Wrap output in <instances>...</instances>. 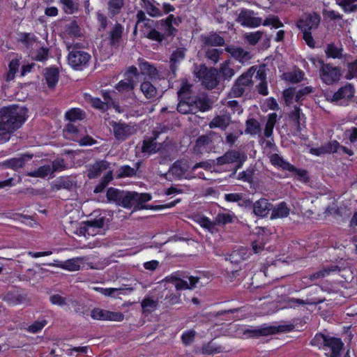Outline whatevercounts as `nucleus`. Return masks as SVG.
I'll list each match as a JSON object with an SVG mask.
<instances>
[{
  "label": "nucleus",
  "instance_id": "1",
  "mask_svg": "<svg viewBox=\"0 0 357 357\" xmlns=\"http://www.w3.org/2000/svg\"><path fill=\"white\" fill-rule=\"evenodd\" d=\"M27 119V109L15 105L0 108V144L8 142L10 134L20 128Z\"/></svg>",
  "mask_w": 357,
  "mask_h": 357
},
{
  "label": "nucleus",
  "instance_id": "2",
  "mask_svg": "<svg viewBox=\"0 0 357 357\" xmlns=\"http://www.w3.org/2000/svg\"><path fill=\"white\" fill-rule=\"evenodd\" d=\"M174 15L172 14H169L165 19L156 21L155 24L163 28L164 32L162 33L155 29H152L145 34V37L160 44L168 40L170 37H174L178 33V29L174 26Z\"/></svg>",
  "mask_w": 357,
  "mask_h": 357
},
{
  "label": "nucleus",
  "instance_id": "3",
  "mask_svg": "<svg viewBox=\"0 0 357 357\" xmlns=\"http://www.w3.org/2000/svg\"><path fill=\"white\" fill-rule=\"evenodd\" d=\"M308 59L315 66L317 63L319 64V77L323 83L332 85L340 79L342 74L339 67L326 63L319 57L311 56Z\"/></svg>",
  "mask_w": 357,
  "mask_h": 357
},
{
  "label": "nucleus",
  "instance_id": "4",
  "mask_svg": "<svg viewBox=\"0 0 357 357\" xmlns=\"http://www.w3.org/2000/svg\"><path fill=\"white\" fill-rule=\"evenodd\" d=\"M67 50L68 63L73 69L82 70L89 66L91 56L88 52L81 50L77 45H68Z\"/></svg>",
  "mask_w": 357,
  "mask_h": 357
},
{
  "label": "nucleus",
  "instance_id": "5",
  "mask_svg": "<svg viewBox=\"0 0 357 357\" xmlns=\"http://www.w3.org/2000/svg\"><path fill=\"white\" fill-rule=\"evenodd\" d=\"M246 160L247 156L245 153L233 149L227 151L222 156L217 158L216 164L217 165L234 164L233 171L230 174V177H234L237 171L243 167Z\"/></svg>",
  "mask_w": 357,
  "mask_h": 357
},
{
  "label": "nucleus",
  "instance_id": "6",
  "mask_svg": "<svg viewBox=\"0 0 357 357\" xmlns=\"http://www.w3.org/2000/svg\"><path fill=\"white\" fill-rule=\"evenodd\" d=\"M195 74L202 84L207 89H215L218 83V71L215 68H208L205 64L196 68Z\"/></svg>",
  "mask_w": 357,
  "mask_h": 357
},
{
  "label": "nucleus",
  "instance_id": "7",
  "mask_svg": "<svg viewBox=\"0 0 357 357\" xmlns=\"http://www.w3.org/2000/svg\"><path fill=\"white\" fill-rule=\"evenodd\" d=\"M242 335L245 338H258L261 336H267L275 334L278 331L275 326L264 327H243L241 329Z\"/></svg>",
  "mask_w": 357,
  "mask_h": 357
},
{
  "label": "nucleus",
  "instance_id": "8",
  "mask_svg": "<svg viewBox=\"0 0 357 357\" xmlns=\"http://www.w3.org/2000/svg\"><path fill=\"white\" fill-rule=\"evenodd\" d=\"M321 17L317 13H308L300 18L296 26L301 31H311L319 26Z\"/></svg>",
  "mask_w": 357,
  "mask_h": 357
},
{
  "label": "nucleus",
  "instance_id": "9",
  "mask_svg": "<svg viewBox=\"0 0 357 357\" xmlns=\"http://www.w3.org/2000/svg\"><path fill=\"white\" fill-rule=\"evenodd\" d=\"M255 12L247 8L241 9L236 21L244 27L256 28L262 23L261 17H255Z\"/></svg>",
  "mask_w": 357,
  "mask_h": 357
},
{
  "label": "nucleus",
  "instance_id": "10",
  "mask_svg": "<svg viewBox=\"0 0 357 357\" xmlns=\"http://www.w3.org/2000/svg\"><path fill=\"white\" fill-rule=\"evenodd\" d=\"M91 317L93 319L100 321H121L124 319V315L121 312H112L99 307L91 310Z\"/></svg>",
  "mask_w": 357,
  "mask_h": 357
},
{
  "label": "nucleus",
  "instance_id": "11",
  "mask_svg": "<svg viewBox=\"0 0 357 357\" xmlns=\"http://www.w3.org/2000/svg\"><path fill=\"white\" fill-rule=\"evenodd\" d=\"M123 31L124 27L119 22H116L112 26L107 34L108 44L112 48H119L123 40Z\"/></svg>",
  "mask_w": 357,
  "mask_h": 357
},
{
  "label": "nucleus",
  "instance_id": "12",
  "mask_svg": "<svg viewBox=\"0 0 357 357\" xmlns=\"http://www.w3.org/2000/svg\"><path fill=\"white\" fill-rule=\"evenodd\" d=\"M114 137L119 141H125L134 133L133 127L121 121L110 123Z\"/></svg>",
  "mask_w": 357,
  "mask_h": 357
},
{
  "label": "nucleus",
  "instance_id": "13",
  "mask_svg": "<svg viewBox=\"0 0 357 357\" xmlns=\"http://www.w3.org/2000/svg\"><path fill=\"white\" fill-rule=\"evenodd\" d=\"M26 294L19 288L12 287L4 294L3 300L10 305H17L26 299Z\"/></svg>",
  "mask_w": 357,
  "mask_h": 357
},
{
  "label": "nucleus",
  "instance_id": "14",
  "mask_svg": "<svg viewBox=\"0 0 357 357\" xmlns=\"http://www.w3.org/2000/svg\"><path fill=\"white\" fill-rule=\"evenodd\" d=\"M355 89L351 84L340 87L335 92L331 98V102L348 101L354 96Z\"/></svg>",
  "mask_w": 357,
  "mask_h": 357
},
{
  "label": "nucleus",
  "instance_id": "15",
  "mask_svg": "<svg viewBox=\"0 0 357 357\" xmlns=\"http://www.w3.org/2000/svg\"><path fill=\"white\" fill-rule=\"evenodd\" d=\"M273 208V204L266 198H261L254 202L252 212L260 218L267 217Z\"/></svg>",
  "mask_w": 357,
  "mask_h": 357
},
{
  "label": "nucleus",
  "instance_id": "16",
  "mask_svg": "<svg viewBox=\"0 0 357 357\" xmlns=\"http://www.w3.org/2000/svg\"><path fill=\"white\" fill-rule=\"evenodd\" d=\"M225 50L229 53L234 59L238 60L243 64L249 61L252 59L251 53L248 51H245L241 47L228 45L225 48Z\"/></svg>",
  "mask_w": 357,
  "mask_h": 357
},
{
  "label": "nucleus",
  "instance_id": "17",
  "mask_svg": "<svg viewBox=\"0 0 357 357\" xmlns=\"http://www.w3.org/2000/svg\"><path fill=\"white\" fill-rule=\"evenodd\" d=\"M43 76L48 88L51 89H54L59 82V68L55 66L45 68L43 72Z\"/></svg>",
  "mask_w": 357,
  "mask_h": 357
},
{
  "label": "nucleus",
  "instance_id": "18",
  "mask_svg": "<svg viewBox=\"0 0 357 357\" xmlns=\"http://www.w3.org/2000/svg\"><path fill=\"white\" fill-rule=\"evenodd\" d=\"M33 156V155L31 153H23L19 158H13L5 160L3 164L7 168L17 170L23 167L26 162L32 159Z\"/></svg>",
  "mask_w": 357,
  "mask_h": 357
},
{
  "label": "nucleus",
  "instance_id": "19",
  "mask_svg": "<svg viewBox=\"0 0 357 357\" xmlns=\"http://www.w3.org/2000/svg\"><path fill=\"white\" fill-rule=\"evenodd\" d=\"M185 51L186 50L183 47H178L171 54L169 68L174 75H176L179 63L185 59Z\"/></svg>",
  "mask_w": 357,
  "mask_h": 357
},
{
  "label": "nucleus",
  "instance_id": "20",
  "mask_svg": "<svg viewBox=\"0 0 357 357\" xmlns=\"http://www.w3.org/2000/svg\"><path fill=\"white\" fill-rule=\"evenodd\" d=\"M340 144L337 140H331L321 145L319 149H312V153L316 155L326 153H339Z\"/></svg>",
  "mask_w": 357,
  "mask_h": 357
},
{
  "label": "nucleus",
  "instance_id": "21",
  "mask_svg": "<svg viewBox=\"0 0 357 357\" xmlns=\"http://www.w3.org/2000/svg\"><path fill=\"white\" fill-rule=\"evenodd\" d=\"M201 40L204 46L221 47L225 45V39L215 32L201 36Z\"/></svg>",
  "mask_w": 357,
  "mask_h": 357
},
{
  "label": "nucleus",
  "instance_id": "22",
  "mask_svg": "<svg viewBox=\"0 0 357 357\" xmlns=\"http://www.w3.org/2000/svg\"><path fill=\"white\" fill-rule=\"evenodd\" d=\"M191 102H192L193 107H195L202 112H207L213 107V102L206 96L192 97Z\"/></svg>",
  "mask_w": 357,
  "mask_h": 357
},
{
  "label": "nucleus",
  "instance_id": "23",
  "mask_svg": "<svg viewBox=\"0 0 357 357\" xmlns=\"http://www.w3.org/2000/svg\"><path fill=\"white\" fill-rule=\"evenodd\" d=\"M109 163L105 160H100L91 165L88 169L87 176L90 178H98L101 173L109 168Z\"/></svg>",
  "mask_w": 357,
  "mask_h": 357
},
{
  "label": "nucleus",
  "instance_id": "24",
  "mask_svg": "<svg viewBox=\"0 0 357 357\" xmlns=\"http://www.w3.org/2000/svg\"><path fill=\"white\" fill-rule=\"evenodd\" d=\"M125 6V0H108L107 3V14L113 19L122 12Z\"/></svg>",
  "mask_w": 357,
  "mask_h": 357
},
{
  "label": "nucleus",
  "instance_id": "25",
  "mask_svg": "<svg viewBox=\"0 0 357 357\" xmlns=\"http://www.w3.org/2000/svg\"><path fill=\"white\" fill-rule=\"evenodd\" d=\"M323 302V301L318 298H314L313 299H301V298H289L287 301V305L291 308H296L300 306H304L305 305H318Z\"/></svg>",
  "mask_w": 357,
  "mask_h": 357
},
{
  "label": "nucleus",
  "instance_id": "26",
  "mask_svg": "<svg viewBox=\"0 0 357 357\" xmlns=\"http://www.w3.org/2000/svg\"><path fill=\"white\" fill-rule=\"evenodd\" d=\"M270 162L275 167L280 168L284 171H289L293 169V165L287 160H284L282 156L278 153H273L270 156Z\"/></svg>",
  "mask_w": 357,
  "mask_h": 357
},
{
  "label": "nucleus",
  "instance_id": "27",
  "mask_svg": "<svg viewBox=\"0 0 357 357\" xmlns=\"http://www.w3.org/2000/svg\"><path fill=\"white\" fill-rule=\"evenodd\" d=\"M289 214V208L287 207L284 202H282L277 204L271 209V219L275 220L278 218H286Z\"/></svg>",
  "mask_w": 357,
  "mask_h": 357
},
{
  "label": "nucleus",
  "instance_id": "28",
  "mask_svg": "<svg viewBox=\"0 0 357 357\" xmlns=\"http://www.w3.org/2000/svg\"><path fill=\"white\" fill-rule=\"evenodd\" d=\"M135 211L147 209L148 205L145 204L147 202L152 199V196L149 193H138L135 192Z\"/></svg>",
  "mask_w": 357,
  "mask_h": 357
},
{
  "label": "nucleus",
  "instance_id": "29",
  "mask_svg": "<svg viewBox=\"0 0 357 357\" xmlns=\"http://www.w3.org/2000/svg\"><path fill=\"white\" fill-rule=\"evenodd\" d=\"M86 117V112L78 107H73L65 113V118L70 122H75L76 121H82Z\"/></svg>",
  "mask_w": 357,
  "mask_h": 357
},
{
  "label": "nucleus",
  "instance_id": "30",
  "mask_svg": "<svg viewBox=\"0 0 357 357\" xmlns=\"http://www.w3.org/2000/svg\"><path fill=\"white\" fill-rule=\"evenodd\" d=\"M344 343L342 340L335 337L328 336L326 340L325 347L330 349L331 353H341L343 349Z\"/></svg>",
  "mask_w": 357,
  "mask_h": 357
},
{
  "label": "nucleus",
  "instance_id": "31",
  "mask_svg": "<svg viewBox=\"0 0 357 357\" xmlns=\"http://www.w3.org/2000/svg\"><path fill=\"white\" fill-rule=\"evenodd\" d=\"M261 131V126L259 122L254 119L250 118L248 119L245 121V132L246 134L255 136Z\"/></svg>",
  "mask_w": 357,
  "mask_h": 357
},
{
  "label": "nucleus",
  "instance_id": "32",
  "mask_svg": "<svg viewBox=\"0 0 357 357\" xmlns=\"http://www.w3.org/2000/svg\"><path fill=\"white\" fill-rule=\"evenodd\" d=\"M210 128H220L225 130L229 125V117L225 115H219L215 116L209 123Z\"/></svg>",
  "mask_w": 357,
  "mask_h": 357
},
{
  "label": "nucleus",
  "instance_id": "33",
  "mask_svg": "<svg viewBox=\"0 0 357 357\" xmlns=\"http://www.w3.org/2000/svg\"><path fill=\"white\" fill-rule=\"evenodd\" d=\"M172 174L178 178H181L188 170V165L186 161L176 160L171 168Z\"/></svg>",
  "mask_w": 357,
  "mask_h": 357
},
{
  "label": "nucleus",
  "instance_id": "34",
  "mask_svg": "<svg viewBox=\"0 0 357 357\" xmlns=\"http://www.w3.org/2000/svg\"><path fill=\"white\" fill-rule=\"evenodd\" d=\"M141 306L142 308V313L149 314L157 309L158 302L151 297H145L141 303Z\"/></svg>",
  "mask_w": 357,
  "mask_h": 357
},
{
  "label": "nucleus",
  "instance_id": "35",
  "mask_svg": "<svg viewBox=\"0 0 357 357\" xmlns=\"http://www.w3.org/2000/svg\"><path fill=\"white\" fill-rule=\"evenodd\" d=\"M140 89L147 99H152L156 96L157 89L149 81H144L142 82Z\"/></svg>",
  "mask_w": 357,
  "mask_h": 357
},
{
  "label": "nucleus",
  "instance_id": "36",
  "mask_svg": "<svg viewBox=\"0 0 357 357\" xmlns=\"http://www.w3.org/2000/svg\"><path fill=\"white\" fill-rule=\"evenodd\" d=\"M119 206H121L125 208H130L133 207L135 209V192H125L121 197V199L120 203H119Z\"/></svg>",
  "mask_w": 357,
  "mask_h": 357
},
{
  "label": "nucleus",
  "instance_id": "37",
  "mask_svg": "<svg viewBox=\"0 0 357 357\" xmlns=\"http://www.w3.org/2000/svg\"><path fill=\"white\" fill-rule=\"evenodd\" d=\"M139 68L142 75H146L150 77H155L158 75L157 68L146 61L140 62Z\"/></svg>",
  "mask_w": 357,
  "mask_h": 357
},
{
  "label": "nucleus",
  "instance_id": "38",
  "mask_svg": "<svg viewBox=\"0 0 357 357\" xmlns=\"http://www.w3.org/2000/svg\"><path fill=\"white\" fill-rule=\"evenodd\" d=\"M113 180L112 172L109 171L100 179V182L95 186L93 192L98 194L104 191L107 185Z\"/></svg>",
  "mask_w": 357,
  "mask_h": 357
},
{
  "label": "nucleus",
  "instance_id": "39",
  "mask_svg": "<svg viewBox=\"0 0 357 357\" xmlns=\"http://www.w3.org/2000/svg\"><path fill=\"white\" fill-rule=\"evenodd\" d=\"M52 173L51 166L50 165H44L39 167L36 170L28 172L26 175L34 178H45Z\"/></svg>",
  "mask_w": 357,
  "mask_h": 357
},
{
  "label": "nucleus",
  "instance_id": "40",
  "mask_svg": "<svg viewBox=\"0 0 357 357\" xmlns=\"http://www.w3.org/2000/svg\"><path fill=\"white\" fill-rule=\"evenodd\" d=\"M230 65V60L227 59L220 66L219 73L224 79H230L234 75L235 71Z\"/></svg>",
  "mask_w": 357,
  "mask_h": 357
},
{
  "label": "nucleus",
  "instance_id": "41",
  "mask_svg": "<svg viewBox=\"0 0 357 357\" xmlns=\"http://www.w3.org/2000/svg\"><path fill=\"white\" fill-rule=\"evenodd\" d=\"M125 79L118 82L116 86V89L119 92H128L134 89L135 81L133 78L124 77Z\"/></svg>",
  "mask_w": 357,
  "mask_h": 357
},
{
  "label": "nucleus",
  "instance_id": "42",
  "mask_svg": "<svg viewBox=\"0 0 357 357\" xmlns=\"http://www.w3.org/2000/svg\"><path fill=\"white\" fill-rule=\"evenodd\" d=\"M59 3L62 5V9L67 15H73L79 10V3L74 0H59Z\"/></svg>",
  "mask_w": 357,
  "mask_h": 357
},
{
  "label": "nucleus",
  "instance_id": "43",
  "mask_svg": "<svg viewBox=\"0 0 357 357\" xmlns=\"http://www.w3.org/2000/svg\"><path fill=\"white\" fill-rule=\"evenodd\" d=\"M179 102L177 105V111L183 114H189L192 112L193 105L192 102V97L182 99L178 98Z\"/></svg>",
  "mask_w": 357,
  "mask_h": 357
},
{
  "label": "nucleus",
  "instance_id": "44",
  "mask_svg": "<svg viewBox=\"0 0 357 357\" xmlns=\"http://www.w3.org/2000/svg\"><path fill=\"white\" fill-rule=\"evenodd\" d=\"M277 114L271 113L268 116V119L265 125L264 135L266 137L269 138L272 136L273 128L277 121Z\"/></svg>",
  "mask_w": 357,
  "mask_h": 357
},
{
  "label": "nucleus",
  "instance_id": "45",
  "mask_svg": "<svg viewBox=\"0 0 357 357\" xmlns=\"http://www.w3.org/2000/svg\"><path fill=\"white\" fill-rule=\"evenodd\" d=\"M123 190L110 187L107 190L106 197L109 202H114L117 205L120 203Z\"/></svg>",
  "mask_w": 357,
  "mask_h": 357
},
{
  "label": "nucleus",
  "instance_id": "46",
  "mask_svg": "<svg viewBox=\"0 0 357 357\" xmlns=\"http://www.w3.org/2000/svg\"><path fill=\"white\" fill-rule=\"evenodd\" d=\"M255 170L254 166H250L245 171L238 173L237 179L251 184L254 181Z\"/></svg>",
  "mask_w": 357,
  "mask_h": 357
},
{
  "label": "nucleus",
  "instance_id": "47",
  "mask_svg": "<svg viewBox=\"0 0 357 357\" xmlns=\"http://www.w3.org/2000/svg\"><path fill=\"white\" fill-rule=\"evenodd\" d=\"M224 351L222 347L218 346L213 341L204 344L202 347V354L211 355L214 354H220Z\"/></svg>",
  "mask_w": 357,
  "mask_h": 357
},
{
  "label": "nucleus",
  "instance_id": "48",
  "mask_svg": "<svg viewBox=\"0 0 357 357\" xmlns=\"http://www.w3.org/2000/svg\"><path fill=\"white\" fill-rule=\"evenodd\" d=\"M337 4L344 13H353L357 10V0H338Z\"/></svg>",
  "mask_w": 357,
  "mask_h": 357
},
{
  "label": "nucleus",
  "instance_id": "49",
  "mask_svg": "<svg viewBox=\"0 0 357 357\" xmlns=\"http://www.w3.org/2000/svg\"><path fill=\"white\" fill-rule=\"evenodd\" d=\"M342 49L338 48L334 43H330L326 46L325 50L326 55L328 58L340 59L342 58Z\"/></svg>",
  "mask_w": 357,
  "mask_h": 357
},
{
  "label": "nucleus",
  "instance_id": "50",
  "mask_svg": "<svg viewBox=\"0 0 357 357\" xmlns=\"http://www.w3.org/2000/svg\"><path fill=\"white\" fill-rule=\"evenodd\" d=\"M264 26H271L274 29H278L284 26L283 23L280 21L277 15H269L261 23Z\"/></svg>",
  "mask_w": 357,
  "mask_h": 357
},
{
  "label": "nucleus",
  "instance_id": "51",
  "mask_svg": "<svg viewBox=\"0 0 357 357\" xmlns=\"http://www.w3.org/2000/svg\"><path fill=\"white\" fill-rule=\"evenodd\" d=\"M336 271H340L337 266H331V268H324L323 270H321L319 271H317V272L310 275L309 279L311 281H314L315 280L324 278V277L330 275V273L331 272Z\"/></svg>",
  "mask_w": 357,
  "mask_h": 357
},
{
  "label": "nucleus",
  "instance_id": "52",
  "mask_svg": "<svg viewBox=\"0 0 357 357\" xmlns=\"http://www.w3.org/2000/svg\"><path fill=\"white\" fill-rule=\"evenodd\" d=\"M105 221V217H99L93 220L87 221L86 224V230L89 234L90 229L93 230L94 229H102L104 227Z\"/></svg>",
  "mask_w": 357,
  "mask_h": 357
},
{
  "label": "nucleus",
  "instance_id": "53",
  "mask_svg": "<svg viewBox=\"0 0 357 357\" xmlns=\"http://www.w3.org/2000/svg\"><path fill=\"white\" fill-rule=\"evenodd\" d=\"M145 9L148 15L153 17H160L163 15L162 12L155 5H153L150 1L145 0Z\"/></svg>",
  "mask_w": 357,
  "mask_h": 357
},
{
  "label": "nucleus",
  "instance_id": "54",
  "mask_svg": "<svg viewBox=\"0 0 357 357\" xmlns=\"http://www.w3.org/2000/svg\"><path fill=\"white\" fill-rule=\"evenodd\" d=\"M135 174L136 170L128 165H123L117 170V177L119 178L132 177L135 176Z\"/></svg>",
  "mask_w": 357,
  "mask_h": 357
},
{
  "label": "nucleus",
  "instance_id": "55",
  "mask_svg": "<svg viewBox=\"0 0 357 357\" xmlns=\"http://www.w3.org/2000/svg\"><path fill=\"white\" fill-rule=\"evenodd\" d=\"M328 337V335H326L321 333H317L311 340L310 344L311 345L318 347L319 348H325Z\"/></svg>",
  "mask_w": 357,
  "mask_h": 357
},
{
  "label": "nucleus",
  "instance_id": "56",
  "mask_svg": "<svg viewBox=\"0 0 357 357\" xmlns=\"http://www.w3.org/2000/svg\"><path fill=\"white\" fill-rule=\"evenodd\" d=\"M73 186V181L68 178H61L56 181L54 184V189L59 190L61 189H66L71 190Z\"/></svg>",
  "mask_w": 357,
  "mask_h": 357
},
{
  "label": "nucleus",
  "instance_id": "57",
  "mask_svg": "<svg viewBox=\"0 0 357 357\" xmlns=\"http://www.w3.org/2000/svg\"><path fill=\"white\" fill-rule=\"evenodd\" d=\"M223 53L222 50L218 49H208L206 52V57L211 61L214 64L217 63L220 60L221 54Z\"/></svg>",
  "mask_w": 357,
  "mask_h": 357
},
{
  "label": "nucleus",
  "instance_id": "58",
  "mask_svg": "<svg viewBox=\"0 0 357 357\" xmlns=\"http://www.w3.org/2000/svg\"><path fill=\"white\" fill-rule=\"evenodd\" d=\"M65 31L70 36L74 37L80 36V28L75 20L66 26Z\"/></svg>",
  "mask_w": 357,
  "mask_h": 357
},
{
  "label": "nucleus",
  "instance_id": "59",
  "mask_svg": "<svg viewBox=\"0 0 357 357\" xmlns=\"http://www.w3.org/2000/svg\"><path fill=\"white\" fill-rule=\"evenodd\" d=\"M49 50L45 47H39L36 54L32 56L37 61L44 62L48 59Z\"/></svg>",
  "mask_w": 357,
  "mask_h": 357
},
{
  "label": "nucleus",
  "instance_id": "60",
  "mask_svg": "<svg viewBox=\"0 0 357 357\" xmlns=\"http://www.w3.org/2000/svg\"><path fill=\"white\" fill-rule=\"evenodd\" d=\"M232 221L233 218L229 213H220L215 218V223L219 225H225Z\"/></svg>",
  "mask_w": 357,
  "mask_h": 357
},
{
  "label": "nucleus",
  "instance_id": "61",
  "mask_svg": "<svg viewBox=\"0 0 357 357\" xmlns=\"http://www.w3.org/2000/svg\"><path fill=\"white\" fill-rule=\"evenodd\" d=\"M301 108L298 106H295L294 109L289 114L290 120L296 125L298 129L300 128L301 123Z\"/></svg>",
  "mask_w": 357,
  "mask_h": 357
},
{
  "label": "nucleus",
  "instance_id": "62",
  "mask_svg": "<svg viewBox=\"0 0 357 357\" xmlns=\"http://www.w3.org/2000/svg\"><path fill=\"white\" fill-rule=\"evenodd\" d=\"M236 82L244 87L250 86L252 84V75L249 72H245L238 77Z\"/></svg>",
  "mask_w": 357,
  "mask_h": 357
},
{
  "label": "nucleus",
  "instance_id": "63",
  "mask_svg": "<svg viewBox=\"0 0 357 357\" xmlns=\"http://www.w3.org/2000/svg\"><path fill=\"white\" fill-rule=\"evenodd\" d=\"M296 96L295 94V89L294 88H287L284 89L282 92V97L284 98V101L287 105H289L292 103L294 97Z\"/></svg>",
  "mask_w": 357,
  "mask_h": 357
},
{
  "label": "nucleus",
  "instance_id": "64",
  "mask_svg": "<svg viewBox=\"0 0 357 357\" xmlns=\"http://www.w3.org/2000/svg\"><path fill=\"white\" fill-rule=\"evenodd\" d=\"M47 323V322L45 319L36 321L29 326L28 331L32 333H38L45 326Z\"/></svg>",
  "mask_w": 357,
  "mask_h": 357
}]
</instances>
